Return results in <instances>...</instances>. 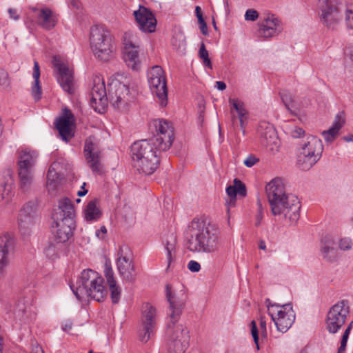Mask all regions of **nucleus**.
Returning <instances> with one entry per match:
<instances>
[{
	"label": "nucleus",
	"instance_id": "f257e3e1",
	"mask_svg": "<svg viewBox=\"0 0 353 353\" xmlns=\"http://www.w3.org/2000/svg\"><path fill=\"white\" fill-rule=\"evenodd\" d=\"M157 134L149 139L135 141L131 146L132 166L141 174L150 175L157 169L159 154L170 148L174 141V130L165 120H155L152 123Z\"/></svg>",
	"mask_w": 353,
	"mask_h": 353
},
{
	"label": "nucleus",
	"instance_id": "f03ea898",
	"mask_svg": "<svg viewBox=\"0 0 353 353\" xmlns=\"http://www.w3.org/2000/svg\"><path fill=\"white\" fill-rule=\"evenodd\" d=\"M265 192L273 216H283L292 224L299 219L301 203L297 196L285 193L281 179L275 178L265 186Z\"/></svg>",
	"mask_w": 353,
	"mask_h": 353
},
{
	"label": "nucleus",
	"instance_id": "7ed1b4c3",
	"mask_svg": "<svg viewBox=\"0 0 353 353\" xmlns=\"http://www.w3.org/2000/svg\"><path fill=\"white\" fill-rule=\"evenodd\" d=\"M220 230L215 224L194 219L188 227L187 248L192 252L213 253L219 250Z\"/></svg>",
	"mask_w": 353,
	"mask_h": 353
},
{
	"label": "nucleus",
	"instance_id": "20e7f679",
	"mask_svg": "<svg viewBox=\"0 0 353 353\" xmlns=\"http://www.w3.org/2000/svg\"><path fill=\"white\" fill-rule=\"evenodd\" d=\"M91 94V105L96 112L101 114L105 111L108 100L118 110L125 108L130 101V90L126 85L116 81L110 85L107 94L104 81L99 77L94 79Z\"/></svg>",
	"mask_w": 353,
	"mask_h": 353
},
{
	"label": "nucleus",
	"instance_id": "39448f33",
	"mask_svg": "<svg viewBox=\"0 0 353 353\" xmlns=\"http://www.w3.org/2000/svg\"><path fill=\"white\" fill-rule=\"evenodd\" d=\"M52 233L57 243H66L73 236L76 228L74 206L67 197L59 201L52 214Z\"/></svg>",
	"mask_w": 353,
	"mask_h": 353
},
{
	"label": "nucleus",
	"instance_id": "423d86ee",
	"mask_svg": "<svg viewBox=\"0 0 353 353\" xmlns=\"http://www.w3.org/2000/svg\"><path fill=\"white\" fill-rule=\"evenodd\" d=\"M103 282V278L98 272L88 269L81 272L80 278L77 281L76 287L71 285L70 288L79 301L85 296L101 302L106 295Z\"/></svg>",
	"mask_w": 353,
	"mask_h": 353
},
{
	"label": "nucleus",
	"instance_id": "0eeeda50",
	"mask_svg": "<svg viewBox=\"0 0 353 353\" xmlns=\"http://www.w3.org/2000/svg\"><path fill=\"white\" fill-rule=\"evenodd\" d=\"M90 46L94 56L102 61H108L113 57L112 36L101 26H94L90 29Z\"/></svg>",
	"mask_w": 353,
	"mask_h": 353
},
{
	"label": "nucleus",
	"instance_id": "6e6552de",
	"mask_svg": "<svg viewBox=\"0 0 353 353\" xmlns=\"http://www.w3.org/2000/svg\"><path fill=\"white\" fill-rule=\"evenodd\" d=\"M38 154L35 151L23 150L18 161V174L20 179V188L23 192H28L33 178V167Z\"/></svg>",
	"mask_w": 353,
	"mask_h": 353
},
{
	"label": "nucleus",
	"instance_id": "1a4fd4ad",
	"mask_svg": "<svg viewBox=\"0 0 353 353\" xmlns=\"http://www.w3.org/2000/svg\"><path fill=\"white\" fill-rule=\"evenodd\" d=\"M321 10V21L329 29H334L342 19L345 6L339 0H318Z\"/></svg>",
	"mask_w": 353,
	"mask_h": 353
},
{
	"label": "nucleus",
	"instance_id": "9d476101",
	"mask_svg": "<svg viewBox=\"0 0 353 353\" xmlns=\"http://www.w3.org/2000/svg\"><path fill=\"white\" fill-rule=\"evenodd\" d=\"M175 323L171 320L168 325V351L170 353H184L189 346V331L182 325H176Z\"/></svg>",
	"mask_w": 353,
	"mask_h": 353
},
{
	"label": "nucleus",
	"instance_id": "9b49d317",
	"mask_svg": "<svg viewBox=\"0 0 353 353\" xmlns=\"http://www.w3.org/2000/svg\"><path fill=\"white\" fill-rule=\"evenodd\" d=\"M350 313L349 302L342 300L335 303L329 310L326 318V329L331 334H336L345 323Z\"/></svg>",
	"mask_w": 353,
	"mask_h": 353
},
{
	"label": "nucleus",
	"instance_id": "f8f14e48",
	"mask_svg": "<svg viewBox=\"0 0 353 353\" xmlns=\"http://www.w3.org/2000/svg\"><path fill=\"white\" fill-rule=\"evenodd\" d=\"M148 81L152 92L161 100V106H165L168 88L164 71L161 66L154 65L148 72Z\"/></svg>",
	"mask_w": 353,
	"mask_h": 353
},
{
	"label": "nucleus",
	"instance_id": "ddd939ff",
	"mask_svg": "<svg viewBox=\"0 0 353 353\" xmlns=\"http://www.w3.org/2000/svg\"><path fill=\"white\" fill-rule=\"evenodd\" d=\"M277 309L276 314L275 312L270 311L269 314L274 321L277 330L285 333L293 325L295 320V312L293 310L292 303H286L283 305L274 304Z\"/></svg>",
	"mask_w": 353,
	"mask_h": 353
},
{
	"label": "nucleus",
	"instance_id": "4468645a",
	"mask_svg": "<svg viewBox=\"0 0 353 353\" xmlns=\"http://www.w3.org/2000/svg\"><path fill=\"white\" fill-rule=\"evenodd\" d=\"M130 250L128 246H121L117 259V268L123 281L134 283L137 279V272L132 260L129 254Z\"/></svg>",
	"mask_w": 353,
	"mask_h": 353
},
{
	"label": "nucleus",
	"instance_id": "2eb2a0df",
	"mask_svg": "<svg viewBox=\"0 0 353 353\" xmlns=\"http://www.w3.org/2000/svg\"><path fill=\"white\" fill-rule=\"evenodd\" d=\"M156 326V309L149 303L143 307L141 325L138 330L139 340L146 343L154 334Z\"/></svg>",
	"mask_w": 353,
	"mask_h": 353
},
{
	"label": "nucleus",
	"instance_id": "dca6fc26",
	"mask_svg": "<svg viewBox=\"0 0 353 353\" xmlns=\"http://www.w3.org/2000/svg\"><path fill=\"white\" fill-rule=\"evenodd\" d=\"M37 207V199L31 200L26 203L19 212L18 217L19 229L23 236H28L30 234L31 228L34 223Z\"/></svg>",
	"mask_w": 353,
	"mask_h": 353
},
{
	"label": "nucleus",
	"instance_id": "f3484780",
	"mask_svg": "<svg viewBox=\"0 0 353 353\" xmlns=\"http://www.w3.org/2000/svg\"><path fill=\"white\" fill-rule=\"evenodd\" d=\"M165 296L170 303L171 310L170 319L173 320V323L176 322L185 306L187 295L181 292L176 295L172 292V286L170 284H167L165 286Z\"/></svg>",
	"mask_w": 353,
	"mask_h": 353
},
{
	"label": "nucleus",
	"instance_id": "a211bd4d",
	"mask_svg": "<svg viewBox=\"0 0 353 353\" xmlns=\"http://www.w3.org/2000/svg\"><path fill=\"white\" fill-rule=\"evenodd\" d=\"M133 15L140 30L149 33L155 31L157 19L150 9L140 5L139 9L134 11Z\"/></svg>",
	"mask_w": 353,
	"mask_h": 353
},
{
	"label": "nucleus",
	"instance_id": "6ab92c4d",
	"mask_svg": "<svg viewBox=\"0 0 353 353\" xmlns=\"http://www.w3.org/2000/svg\"><path fill=\"white\" fill-rule=\"evenodd\" d=\"M337 241L330 235H325L321 240L320 253L323 259L327 263L337 262L339 252L336 248Z\"/></svg>",
	"mask_w": 353,
	"mask_h": 353
},
{
	"label": "nucleus",
	"instance_id": "aec40b11",
	"mask_svg": "<svg viewBox=\"0 0 353 353\" xmlns=\"http://www.w3.org/2000/svg\"><path fill=\"white\" fill-rule=\"evenodd\" d=\"M14 237L8 233L0 236V278L4 275L8 255L14 250Z\"/></svg>",
	"mask_w": 353,
	"mask_h": 353
},
{
	"label": "nucleus",
	"instance_id": "412c9836",
	"mask_svg": "<svg viewBox=\"0 0 353 353\" xmlns=\"http://www.w3.org/2000/svg\"><path fill=\"white\" fill-rule=\"evenodd\" d=\"M54 65L58 72L57 81L63 90L68 94H72L73 90V73L64 63L54 60Z\"/></svg>",
	"mask_w": 353,
	"mask_h": 353
},
{
	"label": "nucleus",
	"instance_id": "4be33fe9",
	"mask_svg": "<svg viewBox=\"0 0 353 353\" xmlns=\"http://www.w3.org/2000/svg\"><path fill=\"white\" fill-rule=\"evenodd\" d=\"M104 268V276L109 287L112 302L113 304H117L121 299V288L117 284L114 278V271L110 260L105 261Z\"/></svg>",
	"mask_w": 353,
	"mask_h": 353
},
{
	"label": "nucleus",
	"instance_id": "5701e85b",
	"mask_svg": "<svg viewBox=\"0 0 353 353\" xmlns=\"http://www.w3.org/2000/svg\"><path fill=\"white\" fill-rule=\"evenodd\" d=\"M123 50V59L129 68L134 71H138L141 68L138 46L132 41H125Z\"/></svg>",
	"mask_w": 353,
	"mask_h": 353
},
{
	"label": "nucleus",
	"instance_id": "b1692460",
	"mask_svg": "<svg viewBox=\"0 0 353 353\" xmlns=\"http://www.w3.org/2000/svg\"><path fill=\"white\" fill-rule=\"evenodd\" d=\"M281 32L280 21L273 14H268L259 24L258 34L263 38H270Z\"/></svg>",
	"mask_w": 353,
	"mask_h": 353
},
{
	"label": "nucleus",
	"instance_id": "393cba45",
	"mask_svg": "<svg viewBox=\"0 0 353 353\" xmlns=\"http://www.w3.org/2000/svg\"><path fill=\"white\" fill-rule=\"evenodd\" d=\"M84 155L87 163L93 172L99 173L100 170V152L94 146L90 139H86L84 145Z\"/></svg>",
	"mask_w": 353,
	"mask_h": 353
},
{
	"label": "nucleus",
	"instance_id": "a878e982",
	"mask_svg": "<svg viewBox=\"0 0 353 353\" xmlns=\"http://www.w3.org/2000/svg\"><path fill=\"white\" fill-rule=\"evenodd\" d=\"M73 118L74 116L71 111L65 108L63 115L58 119L56 123V128L60 136L62 139L66 142L68 141L69 138L73 136L70 128L73 123Z\"/></svg>",
	"mask_w": 353,
	"mask_h": 353
},
{
	"label": "nucleus",
	"instance_id": "bb28decb",
	"mask_svg": "<svg viewBox=\"0 0 353 353\" xmlns=\"http://www.w3.org/2000/svg\"><path fill=\"white\" fill-rule=\"evenodd\" d=\"M257 131L260 134L261 142L263 145L268 146L274 144L277 146L278 137L273 125L265 121L261 122Z\"/></svg>",
	"mask_w": 353,
	"mask_h": 353
},
{
	"label": "nucleus",
	"instance_id": "cd10ccee",
	"mask_svg": "<svg viewBox=\"0 0 353 353\" xmlns=\"http://www.w3.org/2000/svg\"><path fill=\"white\" fill-rule=\"evenodd\" d=\"M323 150V145L320 139L315 136L310 135L306 140L301 143L299 152L305 154L321 157Z\"/></svg>",
	"mask_w": 353,
	"mask_h": 353
},
{
	"label": "nucleus",
	"instance_id": "c85d7f7f",
	"mask_svg": "<svg viewBox=\"0 0 353 353\" xmlns=\"http://www.w3.org/2000/svg\"><path fill=\"white\" fill-rule=\"evenodd\" d=\"M37 24L46 30L54 28L57 23V18L52 10L48 8H43L37 14Z\"/></svg>",
	"mask_w": 353,
	"mask_h": 353
},
{
	"label": "nucleus",
	"instance_id": "c756f323",
	"mask_svg": "<svg viewBox=\"0 0 353 353\" xmlns=\"http://www.w3.org/2000/svg\"><path fill=\"white\" fill-rule=\"evenodd\" d=\"M345 123L344 112L342 111L336 115L332 125L327 130H325L322 132L325 141L326 142H332L339 134V131Z\"/></svg>",
	"mask_w": 353,
	"mask_h": 353
},
{
	"label": "nucleus",
	"instance_id": "7c9ffc66",
	"mask_svg": "<svg viewBox=\"0 0 353 353\" xmlns=\"http://www.w3.org/2000/svg\"><path fill=\"white\" fill-rule=\"evenodd\" d=\"M98 202L97 199L89 201L83 210L84 219L87 221H97L101 216L102 212L97 206Z\"/></svg>",
	"mask_w": 353,
	"mask_h": 353
},
{
	"label": "nucleus",
	"instance_id": "2f4dec72",
	"mask_svg": "<svg viewBox=\"0 0 353 353\" xmlns=\"http://www.w3.org/2000/svg\"><path fill=\"white\" fill-rule=\"evenodd\" d=\"M321 157L319 156L307 154L299 152L297 157V165L299 168L303 171L311 169L315 165Z\"/></svg>",
	"mask_w": 353,
	"mask_h": 353
},
{
	"label": "nucleus",
	"instance_id": "473e14b6",
	"mask_svg": "<svg viewBox=\"0 0 353 353\" xmlns=\"http://www.w3.org/2000/svg\"><path fill=\"white\" fill-rule=\"evenodd\" d=\"M163 243L166 250L168 266H170L172 261V254H174L176 251L175 248L177 243L176 236L174 232L168 233L165 239H163Z\"/></svg>",
	"mask_w": 353,
	"mask_h": 353
},
{
	"label": "nucleus",
	"instance_id": "72a5a7b5",
	"mask_svg": "<svg viewBox=\"0 0 353 353\" xmlns=\"http://www.w3.org/2000/svg\"><path fill=\"white\" fill-rule=\"evenodd\" d=\"M33 78L34 79V84L32 87V94L35 101H39L41 98V87L40 85L39 77L40 70L37 61H34L33 68Z\"/></svg>",
	"mask_w": 353,
	"mask_h": 353
},
{
	"label": "nucleus",
	"instance_id": "f704fd0d",
	"mask_svg": "<svg viewBox=\"0 0 353 353\" xmlns=\"http://www.w3.org/2000/svg\"><path fill=\"white\" fill-rule=\"evenodd\" d=\"M173 48L179 53L183 54L186 49V39L182 30L175 31L171 39Z\"/></svg>",
	"mask_w": 353,
	"mask_h": 353
},
{
	"label": "nucleus",
	"instance_id": "c9c22d12",
	"mask_svg": "<svg viewBox=\"0 0 353 353\" xmlns=\"http://www.w3.org/2000/svg\"><path fill=\"white\" fill-rule=\"evenodd\" d=\"M28 305L23 299L19 300L14 308V314L20 321H25L27 317Z\"/></svg>",
	"mask_w": 353,
	"mask_h": 353
},
{
	"label": "nucleus",
	"instance_id": "e433bc0d",
	"mask_svg": "<svg viewBox=\"0 0 353 353\" xmlns=\"http://www.w3.org/2000/svg\"><path fill=\"white\" fill-rule=\"evenodd\" d=\"M59 185V175L55 170L49 168L47 174V188L48 192L54 191Z\"/></svg>",
	"mask_w": 353,
	"mask_h": 353
},
{
	"label": "nucleus",
	"instance_id": "4c0bfd02",
	"mask_svg": "<svg viewBox=\"0 0 353 353\" xmlns=\"http://www.w3.org/2000/svg\"><path fill=\"white\" fill-rule=\"evenodd\" d=\"M61 244V243L56 242L54 243L52 242H50L48 245L45 249V253L46 256L52 259L56 257L60 250Z\"/></svg>",
	"mask_w": 353,
	"mask_h": 353
},
{
	"label": "nucleus",
	"instance_id": "58836bf2",
	"mask_svg": "<svg viewBox=\"0 0 353 353\" xmlns=\"http://www.w3.org/2000/svg\"><path fill=\"white\" fill-rule=\"evenodd\" d=\"M0 86L8 89L10 86V79L8 72L3 68H0Z\"/></svg>",
	"mask_w": 353,
	"mask_h": 353
},
{
	"label": "nucleus",
	"instance_id": "ea45409f",
	"mask_svg": "<svg viewBox=\"0 0 353 353\" xmlns=\"http://www.w3.org/2000/svg\"><path fill=\"white\" fill-rule=\"evenodd\" d=\"M12 194V185L5 182L0 183V201L8 197Z\"/></svg>",
	"mask_w": 353,
	"mask_h": 353
},
{
	"label": "nucleus",
	"instance_id": "a19ab883",
	"mask_svg": "<svg viewBox=\"0 0 353 353\" xmlns=\"http://www.w3.org/2000/svg\"><path fill=\"white\" fill-rule=\"evenodd\" d=\"M343 12L345 14V22L347 27L350 29H353V7H347L345 6Z\"/></svg>",
	"mask_w": 353,
	"mask_h": 353
},
{
	"label": "nucleus",
	"instance_id": "79ce46f5",
	"mask_svg": "<svg viewBox=\"0 0 353 353\" xmlns=\"http://www.w3.org/2000/svg\"><path fill=\"white\" fill-rule=\"evenodd\" d=\"M234 185L236 188L238 195L244 197L247 194L246 187L245 184L238 179H234Z\"/></svg>",
	"mask_w": 353,
	"mask_h": 353
},
{
	"label": "nucleus",
	"instance_id": "37998d69",
	"mask_svg": "<svg viewBox=\"0 0 353 353\" xmlns=\"http://www.w3.org/2000/svg\"><path fill=\"white\" fill-rule=\"evenodd\" d=\"M226 192L230 197V201L228 203L229 206L234 205L236 202V198L238 195L234 185H230L226 188Z\"/></svg>",
	"mask_w": 353,
	"mask_h": 353
},
{
	"label": "nucleus",
	"instance_id": "c03bdc74",
	"mask_svg": "<svg viewBox=\"0 0 353 353\" xmlns=\"http://www.w3.org/2000/svg\"><path fill=\"white\" fill-rule=\"evenodd\" d=\"M301 107L299 102L294 97L292 101V103L287 108V110L290 112L292 115L297 116L300 112Z\"/></svg>",
	"mask_w": 353,
	"mask_h": 353
},
{
	"label": "nucleus",
	"instance_id": "a18cd8bd",
	"mask_svg": "<svg viewBox=\"0 0 353 353\" xmlns=\"http://www.w3.org/2000/svg\"><path fill=\"white\" fill-rule=\"evenodd\" d=\"M280 97L281 99L282 102L283 103L284 105L287 108L288 106H290V104L292 103V101L294 99L295 97H294L292 94H291L290 92L287 91H284L282 92H280Z\"/></svg>",
	"mask_w": 353,
	"mask_h": 353
},
{
	"label": "nucleus",
	"instance_id": "49530a36",
	"mask_svg": "<svg viewBox=\"0 0 353 353\" xmlns=\"http://www.w3.org/2000/svg\"><path fill=\"white\" fill-rule=\"evenodd\" d=\"M339 248L341 250L346 251L352 248V241L349 238H343L337 241Z\"/></svg>",
	"mask_w": 353,
	"mask_h": 353
},
{
	"label": "nucleus",
	"instance_id": "de8ad7c7",
	"mask_svg": "<svg viewBox=\"0 0 353 353\" xmlns=\"http://www.w3.org/2000/svg\"><path fill=\"white\" fill-rule=\"evenodd\" d=\"M229 103L232 106V108L235 110V111L236 112L237 114L239 113L240 112L244 111V110H245L244 108L243 103L240 101L238 99L230 98Z\"/></svg>",
	"mask_w": 353,
	"mask_h": 353
},
{
	"label": "nucleus",
	"instance_id": "09e8293b",
	"mask_svg": "<svg viewBox=\"0 0 353 353\" xmlns=\"http://www.w3.org/2000/svg\"><path fill=\"white\" fill-rule=\"evenodd\" d=\"M259 17L258 12L254 9H248L245 14V19L246 21H254Z\"/></svg>",
	"mask_w": 353,
	"mask_h": 353
},
{
	"label": "nucleus",
	"instance_id": "8fccbe9b",
	"mask_svg": "<svg viewBox=\"0 0 353 353\" xmlns=\"http://www.w3.org/2000/svg\"><path fill=\"white\" fill-rule=\"evenodd\" d=\"M259 159L255 156L250 154L243 161L244 165L248 168H251L254 165Z\"/></svg>",
	"mask_w": 353,
	"mask_h": 353
},
{
	"label": "nucleus",
	"instance_id": "3c124183",
	"mask_svg": "<svg viewBox=\"0 0 353 353\" xmlns=\"http://www.w3.org/2000/svg\"><path fill=\"white\" fill-rule=\"evenodd\" d=\"M258 205V214L256 215V221L255 223L256 226H259L261 224V221L263 219V207L260 199L257 201Z\"/></svg>",
	"mask_w": 353,
	"mask_h": 353
},
{
	"label": "nucleus",
	"instance_id": "603ef678",
	"mask_svg": "<svg viewBox=\"0 0 353 353\" xmlns=\"http://www.w3.org/2000/svg\"><path fill=\"white\" fill-rule=\"evenodd\" d=\"M188 268L192 272H198L201 270V265L197 261L191 260L188 264Z\"/></svg>",
	"mask_w": 353,
	"mask_h": 353
},
{
	"label": "nucleus",
	"instance_id": "864d4df0",
	"mask_svg": "<svg viewBox=\"0 0 353 353\" xmlns=\"http://www.w3.org/2000/svg\"><path fill=\"white\" fill-rule=\"evenodd\" d=\"M199 57L202 60L209 57L208 51L206 50L204 43H201V44L199 51Z\"/></svg>",
	"mask_w": 353,
	"mask_h": 353
},
{
	"label": "nucleus",
	"instance_id": "5fc2aeb1",
	"mask_svg": "<svg viewBox=\"0 0 353 353\" xmlns=\"http://www.w3.org/2000/svg\"><path fill=\"white\" fill-rule=\"evenodd\" d=\"M8 14L10 18L14 19V21H17L20 19L19 14L17 12V10L14 8H9Z\"/></svg>",
	"mask_w": 353,
	"mask_h": 353
},
{
	"label": "nucleus",
	"instance_id": "6e6d98bb",
	"mask_svg": "<svg viewBox=\"0 0 353 353\" xmlns=\"http://www.w3.org/2000/svg\"><path fill=\"white\" fill-rule=\"evenodd\" d=\"M305 131L301 128H296L292 132V136L294 138H300L304 134Z\"/></svg>",
	"mask_w": 353,
	"mask_h": 353
},
{
	"label": "nucleus",
	"instance_id": "4d7b16f0",
	"mask_svg": "<svg viewBox=\"0 0 353 353\" xmlns=\"http://www.w3.org/2000/svg\"><path fill=\"white\" fill-rule=\"evenodd\" d=\"M72 327V323L70 320L65 321L62 324V330L64 332H68Z\"/></svg>",
	"mask_w": 353,
	"mask_h": 353
},
{
	"label": "nucleus",
	"instance_id": "13d9d810",
	"mask_svg": "<svg viewBox=\"0 0 353 353\" xmlns=\"http://www.w3.org/2000/svg\"><path fill=\"white\" fill-rule=\"evenodd\" d=\"M107 233V230L105 226H102L100 230L96 231V235L100 239H103V235Z\"/></svg>",
	"mask_w": 353,
	"mask_h": 353
},
{
	"label": "nucleus",
	"instance_id": "bf43d9fd",
	"mask_svg": "<svg viewBox=\"0 0 353 353\" xmlns=\"http://www.w3.org/2000/svg\"><path fill=\"white\" fill-rule=\"evenodd\" d=\"M251 334H259V330L255 321H252L250 323Z\"/></svg>",
	"mask_w": 353,
	"mask_h": 353
},
{
	"label": "nucleus",
	"instance_id": "052dcab7",
	"mask_svg": "<svg viewBox=\"0 0 353 353\" xmlns=\"http://www.w3.org/2000/svg\"><path fill=\"white\" fill-rule=\"evenodd\" d=\"M347 343V341H344V340L341 341V345L338 348L337 353H342L345 350Z\"/></svg>",
	"mask_w": 353,
	"mask_h": 353
},
{
	"label": "nucleus",
	"instance_id": "680f3d73",
	"mask_svg": "<svg viewBox=\"0 0 353 353\" xmlns=\"http://www.w3.org/2000/svg\"><path fill=\"white\" fill-rule=\"evenodd\" d=\"M216 88L221 91H223V90H225V88H226L225 83L223 81H221L216 82Z\"/></svg>",
	"mask_w": 353,
	"mask_h": 353
},
{
	"label": "nucleus",
	"instance_id": "e2e57ef3",
	"mask_svg": "<svg viewBox=\"0 0 353 353\" xmlns=\"http://www.w3.org/2000/svg\"><path fill=\"white\" fill-rule=\"evenodd\" d=\"M350 332V327H347L342 336L341 340L347 341Z\"/></svg>",
	"mask_w": 353,
	"mask_h": 353
},
{
	"label": "nucleus",
	"instance_id": "0e129e2a",
	"mask_svg": "<svg viewBox=\"0 0 353 353\" xmlns=\"http://www.w3.org/2000/svg\"><path fill=\"white\" fill-rule=\"evenodd\" d=\"M199 28L203 34H204L205 36L208 34L207 23L200 24Z\"/></svg>",
	"mask_w": 353,
	"mask_h": 353
},
{
	"label": "nucleus",
	"instance_id": "69168bd1",
	"mask_svg": "<svg viewBox=\"0 0 353 353\" xmlns=\"http://www.w3.org/2000/svg\"><path fill=\"white\" fill-rule=\"evenodd\" d=\"M260 327L262 330V333H266V322L263 318H261L260 320Z\"/></svg>",
	"mask_w": 353,
	"mask_h": 353
},
{
	"label": "nucleus",
	"instance_id": "338daca9",
	"mask_svg": "<svg viewBox=\"0 0 353 353\" xmlns=\"http://www.w3.org/2000/svg\"><path fill=\"white\" fill-rule=\"evenodd\" d=\"M239 119H248V112L246 110L237 114Z\"/></svg>",
	"mask_w": 353,
	"mask_h": 353
},
{
	"label": "nucleus",
	"instance_id": "774afa93",
	"mask_svg": "<svg viewBox=\"0 0 353 353\" xmlns=\"http://www.w3.org/2000/svg\"><path fill=\"white\" fill-rule=\"evenodd\" d=\"M342 139L343 141H345V142H351V141H353V134H350L347 136H343L342 137Z\"/></svg>",
	"mask_w": 353,
	"mask_h": 353
}]
</instances>
